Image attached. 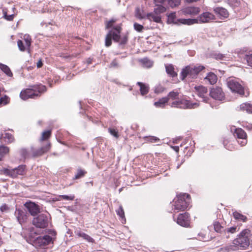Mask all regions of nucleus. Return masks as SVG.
<instances>
[{"label":"nucleus","mask_w":252,"mask_h":252,"mask_svg":"<svg viewBox=\"0 0 252 252\" xmlns=\"http://www.w3.org/2000/svg\"><path fill=\"white\" fill-rule=\"evenodd\" d=\"M215 19L214 15L210 12H204L196 19H181V23L191 25L195 23H204L210 22Z\"/></svg>","instance_id":"obj_5"},{"label":"nucleus","mask_w":252,"mask_h":252,"mask_svg":"<svg viewBox=\"0 0 252 252\" xmlns=\"http://www.w3.org/2000/svg\"><path fill=\"white\" fill-rule=\"evenodd\" d=\"M136 15L137 17L140 19L145 18V17H146L147 19L151 21H153L157 23H159L161 21L160 16L156 13H155V12L148 13L145 17L142 16L140 13H139V11L137 10Z\"/></svg>","instance_id":"obj_15"},{"label":"nucleus","mask_w":252,"mask_h":252,"mask_svg":"<svg viewBox=\"0 0 252 252\" xmlns=\"http://www.w3.org/2000/svg\"><path fill=\"white\" fill-rule=\"evenodd\" d=\"M165 88L161 85L159 84L155 87V92L156 94H159L163 92Z\"/></svg>","instance_id":"obj_51"},{"label":"nucleus","mask_w":252,"mask_h":252,"mask_svg":"<svg viewBox=\"0 0 252 252\" xmlns=\"http://www.w3.org/2000/svg\"><path fill=\"white\" fill-rule=\"evenodd\" d=\"M168 101V97H162V98L159 99L158 101L155 102L154 103V105L158 108H163Z\"/></svg>","instance_id":"obj_29"},{"label":"nucleus","mask_w":252,"mask_h":252,"mask_svg":"<svg viewBox=\"0 0 252 252\" xmlns=\"http://www.w3.org/2000/svg\"><path fill=\"white\" fill-rule=\"evenodd\" d=\"M168 22L170 23H176V13H171L167 15Z\"/></svg>","instance_id":"obj_42"},{"label":"nucleus","mask_w":252,"mask_h":252,"mask_svg":"<svg viewBox=\"0 0 252 252\" xmlns=\"http://www.w3.org/2000/svg\"><path fill=\"white\" fill-rule=\"evenodd\" d=\"M51 148V144L47 143L45 145L42 146L41 148L38 150L36 153L35 156H38L43 155V154L47 152Z\"/></svg>","instance_id":"obj_27"},{"label":"nucleus","mask_w":252,"mask_h":252,"mask_svg":"<svg viewBox=\"0 0 252 252\" xmlns=\"http://www.w3.org/2000/svg\"><path fill=\"white\" fill-rule=\"evenodd\" d=\"M230 131L234 137L239 139L238 140V143L240 145L243 146L247 144V134L243 129L241 128H236L235 126H232L230 127Z\"/></svg>","instance_id":"obj_10"},{"label":"nucleus","mask_w":252,"mask_h":252,"mask_svg":"<svg viewBox=\"0 0 252 252\" xmlns=\"http://www.w3.org/2000/svg\"><path fill=\"white\" fill-rule=\"evenodd\" d=\"M172 148L176 152H178L179 150V147L178 146H173Z\"/></svg>","instance_id":"obj_61"},{"label":"nucleus","mask_w":252,"mask_h":252,"mask_svg":"<svg viewBox=\"0 0 252 252\" xmlns=\"http://www.w3.org/2000/svg\"><path fill=\"white\" fill-rule=\"evenodd\" d=\"M213 57L216 60H222L225 58V55L224 54H222L220 53H215L213 55Z\"/></svg>","instance_id":"obj_52"},{"label":"nucleus","mask_w":252,"mask_h":252,"mask_svg":"<svg viewBox=\"0 0 252 252\" xmlns=\"http://www.w3.org/2000/svg\"><path fill=\"white\" fill-rule=\"evenodd\" d=\"M9 148L3 145H0V160L1 159V158L8 153Z\"/></svg>","instance_id":"obj_37"},{"label":"nucleus","mask_w":252,"mask_h":252,"mask_svg":"<svg viewBox=\"0 0 252 252\" xmlns=\"http://www.w3.org/2000/svg\"><path fill=\"white\" fill-rule=\"evenodd\" d=\"M15 216L17 221L22 224L27 220V215L25 211L20 209H16L15 211Z\"/></svg>","instance_id":"obj_18"},{"label":"nucleus","mask_w":252,"mask_h":252,"mask_svg":"<svg viewBox=\"0 0 252 252\" xmlns=\"http://www.w3.org/2000/svg\"><path fill=\"white\" fill-rule=\"evenodd\" d=\"M190 197L189 194L183 193L177 195L172 203V210L174 213L183 211L189 205Z\"/></svg>","instance_id":"obj_1"},{"label":"nucleus","mask_w":252,"mask_h":252,"mask_svg":"<svg viewBox=\"0 0 252 252\" xmlns=\"http://www.w3.org/2000/svg\"><path fill=\"white\" fill-rule=\"evenodd\" d=\"M177 223L181 226L188 227L189 225V214L188 213L180 214L177 218Z\"/></svg>","instance_id":"obj_16"},{"label":"nucleus","mask_w":252,"mask_h":252,"mask_svg":"<svg viewBox=\"0 0 252 252\" xmlns=\"http://www.w3.org/2000/svg\"><path fill=\"white\" fill-rule=\"evenodd\" d=\"M214 227L215 231L222 234L223 236L225 228L218 221L214 222Z\"/></svg>","instance_id":"obj_33"},{"label":"nucleus","mask_w":252,"mask_h":252,"mask_svg":"<svg viewBox=\"0 0 252 252\" xmlns=\"http://www.w3.org/2000/svg\"><path fill=\"white\" fill-rule=\"evenodd\" d=\"M134 28L136 31L140 32L142 31L143 27L142 25L135 23L134 24Z\"/></svg>","instance_id":"obj_55"},{"label":"nucleus","mask_w":252,"mask_h":252,"mask_svg":"<svg viewBox=\"0 0 252 252\" xmlns=\"http://www.w3.org/2000/svg\"><path fill=\"white\" fill-rule=\"evenodd\" d=\"M117 66V63L116 60L113 61L111 63V67H116Z\"/></svg>","instance_id":"obj_60"},{"label":"nucleus","mask_w":252,"mask_h":252,"mask_svg":"<svg viewBox=\"0 0 252 252\" xmlns=\"http://www.w3.org/2000/svg\"><path fill=\"white\" fill-rule=\"evenodd\" d=\"M181 0H169L168 4L169 5L172 7H175L178 6L180 3Z\"/></svg>","instance_id":"obj_50"},{"label":"nucleus","mask_w":252,"mask_h":252,"mask_svg":"<svg viewBox=\"0 0 252 252\" xmlns=\"http://www.w3.org/2000/svg\"><path fill=\"white\" fill-rule=\"evenodd\" d=\"M115 22V20L114 19H111L107 22L106 25V28L107 29H109L112 28L113 24Z\"/></svg>","instance_id":"obj_56"},{"label":"nucleus","mask_w":252,"mask_h":252,"mask_svg":"<svg viewBox=\"0 0 252 252\" xmlns=\"http://www.w3.org/2000/svg\"><path fill=\"white\" fill-rule=\"evenodd\" d=\"M0 69L3 72H4L8 76H12V72L11 71L9 67L6 65L0 63Z\"/></svg>","instance_id":"obj_34"},{"label":"nucleus","mask_w":252,"mask_h":252,"mask_svg":"<svg viewBox=\"0 0 252 252\" xmlns=\"http://www.w3.org/2000/svg\"><path fill=\"white\" fill-rule=\"evenodd\" d=\"M117 214L120 217L122 220L126 221L125 219V212L121 206L116 210Z\"/></svg>","instance_id":"obj_44"},{"label":"nucleus","mask_w":252,"mask_h":252,"mask_svg":"<svg viewBox=\"0 0 252 252\" xmlns=\"http://www.w3.org/2000/svg\"><path fill=\"white\" fill-rule=\"evenodd\" d=\"M19 153L23 158L25 159L28 156V153L26 149H22L19 151Z\"/></svg>","instance_id":"obj_53"},{"label":"nucleus","mask_w":252,"mask_h":252,"mask_svg":"<svg viewBox=\"0 0 252 252\" xmlns=\"http://www.w3.org/2000/svg\"><path fill=\"white\" fill-rule=\"evenodd\" d=\"M121 31V27L120 26H116L110 30L105 37V44L107 47H109L111 45V39L115 41H118L120 38V33Z\"/></svg>","instance_id":"obj_6"},{"label":"nucleus","mask_w":252,"mask_h":252,"mask_svg":"<svg viewBox=\"0 0 252 252\" xmlns=\"http://www.w3.org/2000/svg\"><path fill=\"white\" fill-rule=\"evenodd\" d=\"M10 101V98L6 95H4L3 97H1L0 98V106L5 105L9 103Z\"/></svg>","instance_id":"obj_40"},{"label":"nucleus","mask_w":252,"mask_h":252,"mask_svg":"<svg viewBox=\"0 0 252 252\" xmlns=\"http://www.w3.org/2000/svg\"><path fill=\"white\" fill-rule=\"evenodd\" d=\"M244 60L246 61L248 65L252 67V54L245 55Z\"/></svg>","instance_id":"obj_48"},{"label":"nucleus","mask_w":252,"mask_h":252,"mask_svg":"<svg viewBox=\"0 0 252 252\" xmlns=\"http://www.w3.org/2000/svg\"><path fill=\"white\" fill-rule=\"evenodd\" d=\"M25 168L26 165H20L12 169L3 168L0 170V173L12 178H16L18 175H23L25 174Z\"/></svg>","instance_id":"obj_8"},{"label":"nucleus","mask_w":252,"mask_h":252,"mask_svg":"<svg viewBox=\"0 0 252 252\" xmlns=\"http://www.w3.org/2000/svg\"><path fill=\"white\" fill-rule=\"evenodd\" d=\"M46 91L45 86L38 85L32 86L31 88L26 89L21 91L20 96L23 100H26L29 98H35L39 96L40 94Z\"/></svg>","instance_id":"obj_2"},{"label":"nucleus","mask_w":252,"mask_h":252,"mask_svg":"<svg viewBox=\"0 0 252 252\" xmlns=\"http://www.w3.org/2000/svg\"><path fill=\"white\" fill-rule=\"evenodd\" d=\"M146 139L147 141L151 142V143H156L158 141H159V138L157 137L153 136H144L143 137Z\"/></svg>","instance_id":"obj_43"},{"label":"nucleus","mask_w":252,"mask_h":252,"mask_svg":"<svg viewBox=\"0 0 252 252\" xmlns=\"http://www.w3.org/2000/svg\"><path fill=\"white\" fill-rule=\"evenodd\" d=\"M218 80L217 75L212 72H209L207 75L204 78L206 82H208L210 84L213 85L215 84Z\"/></svg>","instance_id":"obj_22"},{"label":"nucleus","mask_w":252,"mask_h":252,"mask_svg":"<svg viewBox=\"0 0 252 252\" xmlns=\"http://www.w3.org/2000/svg\"><path fill=\"white\" fill-rule=\"evenodd\" d=\"M165 0H154L155 3L157 4H162L164 2Z\"/></svg>","instance_id":"obj_58"},{"label":"nucleus","mask_w":252,"mask_h":252,"mask_svg":"<svg viewBox=\"0 0 252 252\" xmlns=\"http://www.w3.org/2000/svg\"><path fill=\"white\" fill-rule=\"evenodd\" d=\"M225 147L226 149H228L229 150H232L231 148H229V147L227 146L226 145H225Z\"/></svg>","instance_id":"obj_63"},{"label":"nucleus","mask_w":252,"mask_h":252,"mask_svg":"<svg viewBox=\"0 0 252 252\" xmlns=\"http://www.w3.org/2000/svg\"><path fill=\"white\" fill-rule=\"evenodd\" d=\"M3 17L6 20L11 21L13 20L14 17V15L11 14V15H8L7 14V12L5 11H4V10H3Z\"/></svg>","instance_id":"obj_49"},{"label":"nucleus","mask_w":252,"mask_h":252,"mask_svg":"<svg viewBox=\"0 0 252 252\" xmlns=\"http://www.w3.org/2000/svg\"><path fill=\"white\" fill-rule=\"evenodd\" d=\"M170 106L172 107H176L183 109H192L196 108L199 106L198 103H193L189 100L182 99L180 100H175L172 102Z\"/></svg>","instance_id":"obj_11"},{"label":"nucleus","mask_w":252,"mask_h":252,"mask_svg":"<svg viewBox=\"0 0 252 252\" xmlns=\"http://www.w3.org/2000/svg\"><path fill=\"white\" fill-rule=\"evenodd\" d=\"M239 109L242 111H246L249 114H252V104L248 102L243 103L239 106Z\"/></svg>","instance_id":"obj_23"},{"label":"nucleus","mask_w":252,"mask_h":252,"mask_svg":"<svg viewBox=\"0 0 252 252\" xmlns=\"http://www.w3.org/2000/svg\"><path fill=\"white\" fill-rule=\"evenodd\" d=\"M23 40L27 47V52L30 53V47L31 45L32 38L30 35L25 34L23 36Z\"/></svg>","instance_id":"obj_32"},{"label":"nucleus","mask_w":252,"mask_h":252,"mask_svg":"<svg viewBox=\"0 0 252 252\" xmlns=\"http://www.w3.org/2000/svg\"><path fill=\"white\" fill-rule=\"evenodd\" d=\"M140 62L142 66L145 68H150L153 65V62L147 58L141 59Z\"/></svg>","instance_id":"obj_30"},{"label":"nucleus","mask_w":252,"mask_h":252,"mask_svg":"<svg viewBox=\"0 0 252 252\" xmlns=\"http://www.w3.org/2000/svg\"><path fill=\"white\" fill-rule=\"evenodd\" d=\"M226 84L227 87L232 92L237 93L242 96L245 95L244 87L237 79L229 78L226 81Z\"/></svg>","instance_id":"obj_7"},{"label":"nucleus","mask_w":252,"mask_h":252,"mask_svg":"<svg viewBox=\"0 0 252 252\" xmlns=\"http://www.w3.org/2000/svg\"><path fill=\"white\" fill-rule=\"evenodd\" d=\"M205 68L202 65H188L183 68L181 72V78L184 80L186 78L189 79L195 78L198 74Z\"/></svg>","instance_id":"obj_3"},{"label":"nucleus","mask_w":252,"mask_h":252,"mask_svg":"<svg viewBox=\"0 0 252 252\" xmlns=\"http://www.w3.org/2000/svg\"><path fill=\"white\" fill-rule=\"evenodd\" d=\"M237 227L236 226H232L227 229H225L223 237L228 239L229 238V233H230L231 234H233L237 231Z\"/></svg>","instance_id":"obj_35"},{"label":"nucleus","mask_w":252,"mask_h":252,"mask_svg":"<svg viewBox=\"0 0 252 252\" xmlns=\"http://www.w3.org/2000/svg\"><path fill=\"white\" fill-rule=\"evenodd\" d=\"M74 195H61L59 196V198H62V199L66 200H73L74 199ZM57 200H61L60 198L57 199Z\"/></svg>","instance_id":"obj_47"},{"label":"nucleus","mask_w":252,"mask_h":252,"mask_svg":"<svg viewBox=\"0 0 252 252\" xmlns=\"http://www.w3.org/2000/svg\"><path fill=\"white\" fill-rule=\"evenodd\" d=\"M17 45L19 48V49L22 52L27 51V47L26 45H24V42L22 40H18L17 41Z\"/></svg>","instance_id":"obj_45"},{"label":"nucleus","mask_w":252,"mask_h":252,"mask_svg":"<svg viewBox=\"0 0 252 252\" xmlns=\"http://www.w3.org/2000/svg\"><path fill=\"white\" fill-rule=\"evenodd\" d=\"M86 172L82 169H78L77 173L75 174L74 179H78L83 177L86 174Z\"/></svg>","instance_id":"obj_46"},{"label":"nucleus","mask_w":252,"mask_h":252,"mask_svg":"<svg viewBox=\"0 0 252 252\" xmlns=\"http://www.w3.org/2000/svg\"><path fill=\"white\" fill-rule=\"evenodd\" d=\"M48 218L47 215L41 214L33 218L32 224L36 227L44 228L48 225Z\"/></svg>","instance_id":"obj_12"},{"label":"nucleus","mask_w":252,"mask_h":252,"mask_svg":"<svg viewBox=\"0 0 252 252\" xmlns=\"http://www.w3.org/2000/svg\"><path fill=\"white\" fill-rule=\"evenodd\" d=\"M8 209H9V208H8V206L7 205H6L5 204H3L0 207V210L2 212H6L7 211H8Z\"/></svg>","instance_id":"obj_57"},{"label":"nucleus","mask_w":252,"mask_h":252,"mask_svg":"<svg viewBox=\"0 0 252 252\" xmlns=\"http://www.w3.org/2000/svg\"><path fill=\"white\" fill-rule=\"evenodd\" d=\"M42 65L43 63L41 60L38 61V62L37 63V67L38 68L41 67L42 66Z\"/></svg>","instance_id":"obj_59"},{"label":"nucleus","mask_w":252,"mask_h":252,"mask_svg":"<svg viewBox=\"0 0 252 252\" xmlns=\"http://www.w3.org/2000/svg\"><path fill=\"white\" fill-rule=\"evenodd\" d=\"M166 73L171 77H174L177 76V73L174 70V66L172 64L165 65Z\"/></svg>","instance_id":"obj_24"},{"label":"nucleus","mask_w":252,"mask_h":252,"mask_svg":"<svg viewBox=\"0 0 252 252\" xmlns=\"http://www.w3.org/2000/svg\"><path fill=\"white\" fill-rule=\"evenodd\" d=\"M215 2H219L221 1L222 0H213Z\"/></svg>","instance_id":"obj_64"},{"label":"nucleus","mask_w":252,"mask_h":252,"mask_svg":"<svg viewBox=\"0 0 252 252\" xmlns=\"http://www.w3.org/2000/svg\"><path fill=\"white\" fill-rule=\"evenodd\" d=\"M108 131L112 135H113L115 137L118 138L119 137L118 131L115 129L112 128H109Z\"/></svg>","instance_id":"obj_54"},{"label":"nucleus","mask_w":252,"mask_h":252,"mask_svg":"<svg viewBox=\"0 0 252 252\" xmlns=\"http://www.w3.org/2000/svg\"><path fill=\"white\" fill-rule=\"evenodd\" d=\"M195 94L201 98L202 101L207 102L209 99L207 94V89L202 86H196L194 88Z\"/></svg>","instance_id":"obj_14"},{"label":"nucleus","mask_w":252,"mask_h":252,"mask_svg":"<svg viewBox=\"0 0 252 252\" xmlns=\"http://www.w3.org/2000/svg\"><path fill=\"white\" fill-rule=\"evenodd\" d=\"M240 249L237 245L234 244V240L231 244L221 248L218 250L220 252H235Z\"/></svg>","instance_id":"obj_19"},{"label":"nucleus","mask_w":252,"mask_h":252,"mask_svg":"<svg viewBox=\"0 0 252 252\" xmlns=\"http://www.w3.org/2000/svg\"><path fill=\"white\" fill-rule=\"evenodd\" d=\"M233 216L234 218L237 220H241L243 222H246L247 220V218L246 216L242 215L236 211L233 212Z\"/></svg>","instance_id":"obj_31"},{"label":"nucleus","mask_w":252,"mask_h":252,"mask_svg":"<svg viewBox=\"0 0 252 252\" xmlns=\"http://www.w3.org/2000/svg\"><path fill=\"white\" fill-rule=\"evenodd\" d=\"M25 206L32 216H35L39 213V206L33 202H26L25 204Z\"/></svg>","instance_id":"obj_17"},{"label":"nucleus","mask_w":252,"mask_h":252,"mask_svg":"<svg viewBox=\"0 0 252 252\" xmlns=\"http://www.w3.org/2000/svg\"><path fill=\"white\" fill-rule=\"evenodd\" d=\"M126 40V37H124L123 41H122V42L120 43V46H123V45L125 44V41Z\"/></svg>","instance_id":"obj_62"},{"label":"nucleus","mask_w":252,"mask_h":252,"mask_svg":"<svg viewBox=\"0 0 252 252\" xmlns=\"http://www.w3.org/2000/svg\"><path fill=\"white\" fill-rule=\"evenodd\" d=\"M53 243L52 238L49 235L37 237L33 241V245L37 249H45L47 246Z\"/></svg>","instance_id":"obj_9"},{"label":"nucleus","mask_w":252,"mask_h":252,"mask_svg":"<svg viewBox=\"0 0 252 252\" xmlns=\"http://www.w3.org/2000/svg\"><path fill=\"white\" fill-rule=\"evenodd\" d=\"M215 13L220 18H227L228 16V12L227 10L221 7H217L214 9Z\"/></svg>","instance_id":"obj_21"},{"label":"nucleus","mask_w":252,"mask_h":252,"mask_svg":"<svg viewBox=\"0 0 252 252\" xmlns=\"http://www.w3.org/2000/svg\"><path fill=\"white\" fill-rule=\"evenodd\" d=\"M156 7L155 8L154 12L158 15L160 13H163L166 11V8L161 5V4H156Z\"/></svg>","instance_id":"obj_36"},{"label":"nucleus","mask_w":252,"mask_h":252,"mask_svg":"<svg viewBox=\"0 0 252 252\" xmlns=\"http://www.w3.org/2000/svg\"><path fill=\"white\" fill-rule=\"evenodd\" d=\"M137 84L140 87V91L142 95H144L148 93L149 87L147 84L140 82H138Z\"/></svg>","instance_id":"obj_25"},{"label":"nucleus","mask_w":252,"mask_h":252,"mask_svg":"<svg viewBox=\"0 0 252 252\" xmlns=\"http://www.w3.org/2000/svg\"><path fill=\"white\" fill-rule=\"evenodd\" d=\"M75 233L77 236L80 237H82V238L86 240L89 242H93L94 241V240L92 237H91L89 235H87V234L83 232L80 230H76L75 231Z\"/></svg>","instance_id":"obj_26"},{"label":"nucleus","mask_w":252,"mask_h":252,"mask_svg":"<svg viewBox=\"0 0 252 252\" xmlns=\"http://www.w3.org/2000/svg\"><path fill=\"white\" fill-rule=\"evenodd\" d=\"M210 95L213 99L222 101L224 99V94L221 88L217 87L212 88L210 91Z\"/></svg>","instance_id":"obj_13"},{"label":"nucleus","mask_w":252,"mask_h":252,"mask_svg":"<svg viewBox=\"0 0 252 252\" xmlns=\"http://www.w3.org/2000/svg\"><path fill=\"white\" fill-rule=\"evenodd\" d=\"M179 96V93L178 92L175 91H172L170 92L168 94V96L166 97L168 98V100L169 99H177L178 98Z\"/></svg>","instance_id":"obj_41"},{"label":"nucleus","mask_w":252,"mask_h":252,"mask_svg":"<svg viewBox=\"0 0 252 252\" xmlns=\"http://www.w3.org/2000/svg\"><path fill=\"white\" fill-rule=\"evenodd\" d=\"M51 134V131L50 130H46L42 133L40 141H44L49 138Z\"/></svg>","instance_id":"obj_39"},{"label":"nucleus","mask_w":252,"mask_h":252,"mask_svg":"<svg viewBox=\"0 0 252 252\" xmlns=\"http://www.w3.org/2000/svg\"><path fill=\"white\" fill-rule=\"evenodd\" d=\"M200 11V9L197 7L188 6L183 9L182 11L185 14L194 16L197 14Z\"/></svg>","instance_id":"obj_20"},{"label":"nucleus","mask_w":252,"mask_h":252,"mask_svg":"<svg viewBox=\"0 0 252 252\" xmlns=\"http://www.w3.org/2000/svg\"><path fill=\"white\" fill-rule=\"evenodd\" d=\"M0 140L1 142L4 141L5 143H9L12 142L14 138L12 134L8 133H5L0 136Z\"/></svg>","instance_id":"obj_28"},{"label":"nucleus","mask_w":252,"mask_h":252,"mask_svg":"<svg viewBox=\"0 0 252 252\" xmlns=\"http://www.w3.org/2000/svg\"><path fill=\"white\" fill-rule=\"evenodd\" d=\"M227 2L232 8L237 7L240 4V0H227Z\"/></svg>","instance_id":"obj_38"},{"label":"nucleus","mask_w":252,"mask_h":252,"mask_svg":"<svg viewBox=\"0 0 252 252\" xmlns=\"http://www.w3.org/2000/svg\"><path fill=\"white\" fill-rule=\"evenodd\" d=\"M250 230L244 229L234 240V244L237 245L240 249H246L250 244Z\"/></svg>","instance_id":"obj_4"}]
</instances>
